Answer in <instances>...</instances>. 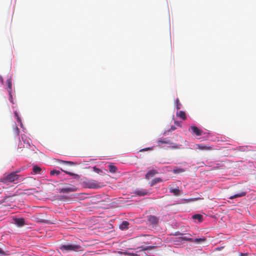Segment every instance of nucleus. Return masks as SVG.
<instances>
[{"instance_id": "nucleus-25", "label": "nucleus", "mask_w": 256, "mask_h": 256, "mask_svg": "<svg viewBox=\"0 0 256 256\" xmlns=\"http://www.w3.org/2000/svg\"><path fill=\"white\" fill-rule=\"evenodd\" d=\"M0 254L3 256H7L10 254V252L8 250H3L2 248H0Z\"/></svg>"}, {"instance_id": "nucleus-31", "label": "nucleus", "mask_w": 256, "mask_h": 256, "mask_svg": "<svg viewBox=\"0 0 256 256\" xmlns=\"http://www.w3.org/2000/svg\"><path fill=\"white\" fill-rule=\"evenodd\" d=\"M152 150V148H144V149L140 150V151H146L147 150Z\"/></svg>"}, {"instance_id": "nucleus-28", "label": "nucleus", "mask_w": 256, "mask_h": 256, "mask_svg": "<svg viewBox=\"0 0 256 256\" xmlns=\"http://www.w3.org/2000/svg\"><path fill=\"white\" fill-rule=\"evenodd\" d=\"M60 170L62 171V172H65L66 174L70 175V176H76V174L74 173H72V172H68V171H66L62 168H60Z\"/></svg>"}, {"instance_id": "nucleus-29", "label": "nucleus", "mask_w": 256, "mask_h": 256, "mask_svg": "<svg viewBox=\"0 0 256 256\" xmlns=\"http://www.w3.org/2000/svg\"><path fill=\"white\" fill-rule=\"evenodd\" d=\"M15 126H16V128L14 129V132L16 136H18L19 133H20V130H19L18 128V126H16V124H15Z\"/></svg>"}, {"instance_id": "nucleus-38", "label": "nucleus", "mask_w": 256, "mask_h": 256, "mask_svg": "<svg viewBox=\"0 0 256 256\" xmlns=\"http://www.w3.org/2000/svg\"><path fill=\"white\" fill-rule=\"evenodd\" d=\"M9 196H5V198H4V200H3V202H5V200H6V199L7 198H8Z\"/></svg>"}, {"instance_id": "nucleus-36", "label": "nucleus", "mask_w": 256, "mask_h": 256, "mask_svg": "<svg viewBox=\"0 0 256 256\" xmlns=\"http://www.w3.org/2000/svg\"><path fill=\"white\" fill-rule=\"evenodd\" d=\"M15 116H16V117H17L18 120L20 122V120L19 118L18 117V113H17V112H16V113H15Z\"/></svg>"}, {"instance_id": "nucleus-27", "label": "nucleus", "mask_w": 256, "mask_h": 256, "mask_svg": "<svg viewBox=\"0 0 256 256\" xmlns=\"http://www.w3.org/2000/svg\"><path fill=\"white\" fill-rule=\"evenodd\" d=\"M174 174H178L184 172V170L182 168H176L173 170Z\"/></svg>"}, {"instance_id": "nucleus-9", "label": "nucleus", "mask_w": 256, "mask_h": 256, "mask_svg": "<svg viewBox=\"0 0 256 256\" xmlns=\"http://www.w3.org/2000/svg\"><path fill=\"white\" fill-rule=\"evenodd\" d=\"M14 224L19 227H22L25 224L24 218H16L14 219Z\"/></svg>"}, {"instance_id": "nucleus-37", "label": "nucleus", "mask_w": 256, "mask_h": 256, "mask_svg": "<svg viewBox=\"0 0 256 256\" xmlns=\"http://www.w3.org/2000/svg\"><path fill=\"white\" fill-rule=\"evenodd\" d=\"M240 256H247V254H242V253H241L240 254Z\"/></svg>"}, {"instance_id": "nucleus-4", "label": "nucleus", "mask_w": 256, "mask_h": 256, "mask_svg": "<svg viewBox=\"0 0 256 256\" xmlns=\"http://www.w3.org/2000/svg\"><path fill=\"white\" fill-rule=\"evenodd\" d=\"M157 146L162 147L164 144H172V141L167 138L160 139L156 141Z\"/></svg>"}, {"instance_id": "nucleus-11", "label": "nucleus", "mask_w": 256, "mask_h": 256, "mask_svg": "<svg viewBox=\"0 0 256 256\" xmlns=\"http://www.w3.org/2000/svg\"><path fill=\"white\" fill-rule=\"evenodd\" d=\"M6 84L8 85V91L9 93L10 96L12 98V80L10 78L6 80Z\"/></svg>"}, {"instance_id": "nucleus-23", "label": "nucleus", "mask_w": 256, "mask_h": 256, "mask_svg": "<svg viewBox=\"0 0 256 256\" xmlns=\"http://www.w3.org/2000/svg\"><path fill=\"white\" fill-rule=\"evenodd\" d=\"M182 240H186V241H188V242H194V240L193 238H189L186 236H182Z\"/></svg>"}, {"instance_id": "nucleus-33", "label": "nucleus", "mask_w": 256, "mask_h": 256, "mask_svg": "<svg viewBox=\"0 0 256 256\" xmlns=\"http://www.w3.org/2000/svg\"><path fill=\"white\" fill-rule=\"evenodd\" d=\"M176 127H175V126H172L170 127V130H172H172H176Z\"/></svg>"}, {"instance_id": "nucleus-20", "label": "nucleus", "mask_w": 256, "mask_h": 256, "mask_svg": "<svg viewBox=\"0 0 256 256\" xmlns=\"http://www.w3.org/2000/svg\"><path fill=\"white\" fill-rule=\"evenodd\" d=\"M192 218L195 220H198L199 222L202 220V216L200 214H196L192 216Z\"/></svg>"}, {"instance_id": "nucleus-21", "label": "nucleus", "mask_w": 256, "mask_h": 256, "mask_svg": "<svg viewBox=\"0 0 256 256\" xmlns=\"http://www.w3.org/2000/svg\"><path fill=\"white\" fill-rule=\"evenodd\" d=\"M162 180L160 178H155L152 180L151 186L155 185L156 184L162 182Z\"/></svg>"}, {"instance_id": "nucleus-10", "label": "nucleus", "mask_w": 256, "mask_h": 256, "mask_svg": "<svg viewBox=\"0 0 256 256\" xmlns=\"http://www.w3.org/2000/svg\"><path fill=\"white\" fill-rule=\"evenodd\" d=\"M156 248V246H142L137 248L138 250V252L142 251L152 250Z\"/></svg>"}, {"instance_id": "nucleus-13", "label": "nucleus", "mask_w": 256, "mask_h": 256, "mask_svg": "<svg viewBox=\"0 0 256 256\" xmlns=\"http://www.w3.org/2000/svg\"><path fill=\"white\" fill-rule=\"evenodd\" d=\"M246 194V192H240L238 194H234V195L230 196L229 197V198L230 199V200H232V199H234V198H240V197H242V196H245Z\"/></svg>"}, {"instance_id": "nucleus-19", "label": "nucleus", "mask_w": 256, "mask_h": 256, "mask_svg": "<svg viewBox=\"0 0 256 256\" xmlns=\"http://www.w3.org/2000/svg\"><path fill=\"white\" fill-rule=\"evenodd\" d=\"M194 242L197 244H200L204 242H205L206 241V238L204 237H202V238H197L194 239Z\"/></svg>"}, {"instance_id": "nucleus-24", "label": "nucleus", "mask_w": 256, "mask_h": 256, "mask_svg": "<svg viewBox=\"0 0 256 256\" xmlns=\"http://www.w3.org/2000/svg\"><path fill=\"white\" fill-rule=\"evenodd\" d=\"M50 174L51 176H58L60 174V171L56 170H53L50 171Z\"/></svg>"}, {"instance_id": "nucleus-30", "label": "nucleus", "mask_w": 256, "mask_h": 256, "mask_svg": "<svg viewBox=\"0 0 256 256\" xmlns=\"http://www.w3.org/2000/svg\"><path fill=\"white\" fill-rule=\"evenodd\" d=\"M30 151V150L29 148H26L25 150H24V156H28V152Z\"/></svg>"}, {"instance_id": "nucleus-1", "label": "nucleus", "mask_w": 256, "mask_h": 256, "mask_svg": "<svg viewBox=\"0 0 256 256\" xmlns=\"http://www.w3.org/2000/svg\"><path fill=\"white\" fill-rule=\"evenodd\" d=\"M22 179L20 175L18 174L16 172H12L6 175L0 180V182L4 184L10 182H18V180Z\"/></svg>"}, {"instance_id": "nucleus-26", "label": "nucleus", "mask_w": 256, "mask_h": 256, "mask_svg": "<svg viewBox=\"0 0 256 256\" xmlns=\"http://www.w3.org/2000/svg\"><path fill=\"white\" fill-rule=\"evenodd\" d=\"M176 115L182 120L186 119V113H176Z\"/></svg>"}, {"instance_id": "nucleus-8", "label": "nucleus", "mask_w": 256, "mask_h": 256, "mask_svg": "<svg viewBox=\"0 0 256 256\" xmlns=\"http://www.w3.org/2000/svg\"><path fill=\"white\" fill-rule=\"evenodd\" d=\"M134 194L139 196H144L148 194V192L146 189H137L136 190Z\"/></svg>"}, {"instance_id": "nucleus-14", "label": "nucleus", "mask_w": 256, "mask_h": 256, "mask_svg": "<svg viewBox=\"0 0 256 256\" xmlns=\"http://www.w3.org/2000/svg\"><path fill=\"white\" fill-rule=\"evenodd\" d=\"M158 172L154 170H152L148 172L146 174V178L147 179H149L150 178L154 176Z\"/></svg>"}, {"instance_id": "nucleus-3", "label": "nucleus", "mask_w": 256, "mask_h": 256, "mask_svg": "<svg viewBox=\"0 0 256 256\" xmlns=\"http://www.w3.org/2000/svg\"><path fill=\"white\" fill-rule=\"evenodd\" d=\"M88 188H97L101 186L100 183L95 180H90L87 183Z\"/></svg>"}, {"instance_id": "nucleus-34", "label": "nucleus", "mask_w": 256, "mask_h": 256, "mask_svg": "<svg viewBox=\"0 0 256 256\" xmlns=\"http://www.w3.org/2000/svg\"><path fill=\"white\" fill-rule=\"evenodd\" d=\"M109 170H110V172H112V164H110L109 166Z\"/></svg>"}, {"instance_id": "nucleus-16", "label": "nucleus", "mask_w": 256, "mask_h": 256, "mask_svg": "<svg viewBox=\"0 0 256 256\" xmlns=\"http://www.w3.org/2000/svg\"><path fill=\"white\" fill-rule=\"evenodd\" d=\"M170 193H172L174 196H179L180 194V190L178 187L176 188H170Z\"/></svg>"}, {"instance_id": "nucleus-32", "label": "nucleus", "mask_w": 256, "mask_h": 256, "mask_svg": "<svg viewBox=\"0 0 256 256\" xmlns=\"http://www.w3.org/2000/svg\"><path fill=\"white\" fill-rule=\"evenodd\" d=\"M117 170V168L116 166H113V173L115 172Z\"/></svg>"}, {"instance_id": "nucleus-2", "label": "nucleus", "mask_w": 256, "mask_h": 256, "mask_svg": "<svg viewBox=\"0 0 256 256\" xmlns=\"http://www.w3.org/2000/svg\"><path fill=\"white\" fill-rule=\"evenodd\" d=\"M81 246L76 244H66L60 246V249L62 251H76L80 249Z\"/></svg>"}, {"instance_id": "nucleus-7", "label": "nucleus", "mask_w": 256, "mask_h": 256, "mask_svg": "<svg viewBox=\"0 0 256 256\" xmlns=\"http://www.w3.org/2000/svg\"><path fill=\"white\" fill-rule=\"evenodd\" d=\"M190 129L192 132L196 136H200L202 134V130L196 126H191Z\"/></svg>"}, {"instance_id": "nucleus-35", "label": "nucleus", "mask_w": 256, "mask_h": 256, "mask_svg": "<svg viewBox=\"0 0 256 256\" xmlns=\"http://www.w3.org/2000/svg\"><path fill=\"white\" fill-rule=\"evenodd\" d=\"M174 124L178 126H180V123L178 121H175Z\"/></svg>"}, {"instance_id": "nucleus-6", "label": "nucleus", "mask_w": 256, "mask_h": 256, "mask_svg": "<svg viewBox=\"0 0 256 256\" xmlns=\"http://www.w3.org/2000/svg\"><path fill=\"white\" fill-rule=\"evenodd\" d=\"M195 148L202 150H212V148L210 146H208L202 144H196L195 146Z\"/></svg>"}, {"instance_id": "nucleus-22", "label": "nucleus", "mask_w": 256, "mask_h": 256, "mask_svg": "<svg viewBox=\"0 0 256 256\" xmlns=\"http://www.w3.org/2000/svg\"><path fill=\"white\" fill-rule=\"evenodd\" d=\"M175 104H176V110H180L181 108L182 105L180 103L179 99L178 98H176Z\"/></svg>"}, {"instance_id": "nucleus-15", "label": "nucleus", "mask_w": 256, "mask_h": 256, "mask_svg": "<svg viewBox=\"0 0 256 256\" xmlns=\"http://www.w3.org/2000/svg\"><path fill=\"white\" fill-rule=\"evenodd\" d=\"M148 220L152 224H156L158 222V218L154 216H148Z\"/></svg>"}, {"instance_id": "nucleus-12", "label": "nucleus", "mask_w": 256, "mask_h": 256, "mask_svg": "<svg viewBox=\"0 0 256 256\" xmlns=\"http://www.w3.org/2000/svg\"><path fill=\"white\" fill-rule=\"evenodd\" d=\"M42 172V169L40 166H35L32 168V171L31 172V173L32 174H41Z\"/></svg>"}, {"instance_id": "nucleus-17", "label": "nucleus", "mask_w": 256, "mask_h": 256, "mask_svg": "<svg viewBox=\"0 0 256 256\" xmlns=\"http://www.w3.org/2000/svg\"><path fill=\"white\" fill-rule=\"evenodd\" d=\"M128 224H129V223L128 222L124 221V222H122L121 224H120L119 228L122 230L127 229L128 228Z\"/></svg>"}, {"instance_id": "nucleus-18", "label": "nucleus", "mask_w": 256, "mask_h": 256, "mask_svg": "<svg viewBox=\"0 0 256 256\" xmlns=\"http://www.w3.org/2000/svg\"><path fill=\"white\" fill-rule=\"evenodd\" d=\"M58 162L60 163L64 164H67L70 166H74L76 164V163H75L71 161H64L62 160H58Z\"/></svg>"}, {"instance_id": "nucleus-5", "label": "nucleus", "mask_w": 256, "mask_h": 256, "mask_svg": "<svg viewBox=\"0 0 256 256\" xmlns=\"http://www.w3.org/2000/svg\"><path fill=\"white\" fill-rule=\"evenodd\" d=\"M76 188L74 186L70 185L67 187L64 188L60 190V192L63 193H68L70 192H75Z\"/></svg>"}]
</instances>
